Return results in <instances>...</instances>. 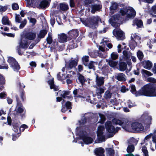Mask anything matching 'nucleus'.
Wrapping results in <instances>:
<instances>
[{
	"mask_svg": "<svg viewBox=\"0 0 156 156\" xmlns=\"http://www.w3.org/2000/svg\"><path fill=\"white\" fill-rule=\"evenodd\" d=\"M105 97L106 98H110L111 97V93L109 91H107L105 93Z\"/></svg>",
	"mask_w": 156,
	"mask_h": 156,
	"instance_id": "nucleus-45",
	"label": "nucleus"
},
{
	"mask_svg": "<svg viewBox=\"0 0 156 156\" xmlns=\"http://www.w3.org/2000/svg\"><path fill=\"white\" fill-rule=\"evenodd\" d=\"M12 8L13 10H16L18 9L19 6L17 3H14L12 5Z\"/></svg>",
	"mask_w": 156,
	"mask_h": 156,
	"instance_id": "nucleus-51",
	"label": "nucleus"
},
{
	"mask_svg": "<svg viewBox=\"0 0 156 156\" xmlns=\"http://www.w3.org/2000/svg\"><path fill=\"white\" fill-rule=\"evenodd\" d=\"M77 64V61H70L69 64V67L71 69L74 67H75Z\"/></svg>",
	"mask_w": 156,
	"mask_h": 156,
	"instance_id": "nucleus-29",
	"label": "nucleus"
},
{
	"mask_svg": "<svg viewBox=\"0 0 156 156\" xmlns=\"http://www.w3.org/2000/svg\"><path fill=\"white\" fill-rule=\"evenodd\" d=\"M120 13L121 14V16L119 14H115L112 16L109 20V22L112 24L116 22L122 18V16L126 13L127 16L129 18H132L134 17L136 14V12L132 8H128L126 12V10L124 9H121L120 11Z\"/></svg>",
	"mask_w": 156,
	"mask_h": 156,
	"instance_id": "nucleus-1",
	"label": "nucleus"
},
{
	"mask_svg": "<svg viewBox=\"0 0 156 156\" xmlns=\"http://www.w3.org/2000/svg\"><path fill=\"white\" fill-rule=\"evenodd\" d=\"M116 78L119 81H124L126 80L125 75L123 73H119L115 76Z\"/></svg>",
	"mask_w": 156,
	"mask_h": 156,
	"instance_id": "nucleus-19",
	"label": "nucleus"
},
{
	"mask_svg": "<svg viewBox=\"0 0 156 156\" xmlns=\"http://www.w3.org/2000/svg\"><path fill=\"white\" fill-rule=\"evenodd\" d=\"M97 86H96L97 88L96 90V93L97 94H101L103 93L104 92V90L102 88L99 87Z\"/></svg>",
	"mask_w": 156,
	"mask_h": 156,
	"instance_id": "nucleus-37",
	"label": "nucleus"
},
{
	"mask_svg": "<svg viewBox=\"0 0 156 156\" xmlns=\"http://www.w3.org/2000/svg\"><path fill=\"white\" fill-rule=\"evenodd\" d=\"M128 89L126 88L124 86H123L121 87V91L123 93H125L126 91H128Z\"/></svg>",
	"mask_w": 156,
	"mask_h": 156,
	"instance_id": "nucleus-55",
	"label": "nucleus"
},
{
	"mask_svg": "<svg viewBox=\"0 0 156 156\" xmlns=\"http://www.w3.org/2000/svg\"><path fill=\"white\" fill-rule=\"evenodd\" d=\"M81 20L86 26L92 28H95L98 27V22L100 21L101 20L99 17L96 16L94 17L91 19L86 20L85 21L82 20L81 19Z\"/></svg>",
	"mask_w": 156,
	"mask_h": 156,
	"instance_id": "nucleus-5",
	"label": "nucleus"
},
{
	"mask_svg": "<svg viewBox=\"0 0 156 156\" xmlns=\"http://www.w3.org/2000/svg\"><path fill=\"white\" fill-rule=\"evenodd\" d=\"M106 60L107 62H108L109 66L112 67H114L116 66L118 63V61H114L112 59H106Z\"/></svg>",
	"mask_w": 156,
	"mask_h": 156,
	"instance_id": "nucleus-21",
	"label": "nucleus"
},
{
	"mask_svg": "<svg viewBox=\"0 0 156 156\" xmlns=\"http://www.w3.org/2000/svg\"><path fill=\"white\" fill-rule=\"evenodd\" d=\"M132 67L131 63L129 62L128 63V66H127L126 63L124 62H121L119 64V69L121 71H124L126 70L130 71Z\"/></svg>",
	"mask_w": 156,
	"mask_h": 156,
	"instance_id": "nucleus-10",
	"label": "nucleus"
},
{
	"mask_svg": "<svg viewBox=\"0 0 156 156\" xmlns=\"http://www.w3.org/2000/svg\"><path fill=\"white\" fill-rule=\"evenodd\" d=\"M59 93L60 94L61 97H58L56 98V100L57 101H60L62 100V98H69L70 96H67L69 94V91H59Z\"/></svg>",
	"mask_w": 156,
	"mask_h": 156,
	"instance_id": "nucleus-13",
	"label": "nucleus"
},
{
	"mask_svg": "<svg viewBox=\"0 0 156 156\" xmlns=\"http://www.w3.org/2000/svg\"><path fill=\"white\" fill-rule=\"evenodd\" d=\"M147 81L148 82L155 83L156 82V80L153 77H150L147 79Z\"/></svg>",
	"mask_w": 156,
	"mask_h": 156,
	"instance_id": "nucleus-48",
	"label": "nucleus"
},
{
	"mask_svg": "<svg viewBox=\"0 0 156 156\" xmlns=\"http://www.w3.org/2000/svg\"><path fill=\"white\" fill-rule=\"evenodd\" d=\"M95 82L96 86L99 87L103 84L104 82V78L102 77L98 76L97 75Z\"/></svg>",
	"mask_w": 156,
	"mask_h": 156,
	"instance_id": "nucleus-15",
	"label": "nucleus"
},
{
	"mask_svg": "<svg viewBox=\"0 0 156 156\" xmlns=\"http://www.w3.org/2000/svg\"><path fill=\"white\" fill-rule=\"evenodd\" d=\"M99 115L101 119V123H103L105 120V117L104 115L101 114H99Z\"/></svg>",
	"mask_w": 156,
	"mask_h": 156,
	"instance_id": "nucleus-52",
	"label": "nucleus"
},
{
	"mask_svg": "<svg viewBox=\"0 0 156 156\" xmlns=\"http://www.w3.org/2000/svg\"><path fill=\"white\" fill-rule=\"evenodd\" d=\"M27 128V126L25 124H23L21 126L20 131H23L24 129H26Z\"/></svg>",
	"mask_w": 156,
	"mask_h": 156,
	"instance_id": "nucleus-54",
	"label": "nucleus"
},
{
	"mask_svg": "<svg viewBox=\"0 0 156 156\" xmlns=\"http://www.w3.org/2000/svg\"><path fill=\"white\" fill-rule=\"evenodd\" d=\"M67 36L65 34L62 33L58 35V40L59 42L62 43L67 41Z\"/></svg>",
	"mask_w": 156,
	"mask_h": 156,
	"instance_id": "nucleus-16",
	"label": "nucleus"
},
{
	"mask_svg": "<svg viewBox=\"0 0 156 156\" xmlns=\"http://www.w3.org/2000/svg\"><path fill=\"white\" fill-rule=\"evenodd\" d=\"M51 35H52L51 33H49L48 34V37L47 39V42L49 44H51L52 41Z\"/></svg>",
	"mask_w": 156,
	"mask_h": 156,
	"instance_id": "nucleus-38",
	"label": "nucleus"
},
{
	"mask_svg": "<svg viewBox=\"0 0 156 156\" xmlns=\"http://www.w3.org/2000/svg\"><path fill=\"white\" fill-rule=\"evenodd\" d=\"M8 62L10 65L11 67L14 71H18L20 69V67L18 62L13 58L8 57Z\"/></svg>",
	"mask_w": 156,
	"mask_h": 156,
	"instance_id": "nucleus-6",
	"label": "nucleus"
},
{
	"mask_svg": "<svg viewBox=\"0 0 156 156\" xmlns=\"http://www.w3.org/2000/svg\"><path fill=\"white\" fill-rule=\"evenodd\" d=\"M17 49L19 54L20 55H22V53L20 51V46L17 47Z\"/></svg>",
	"mask_w": 156,
	"mask_h": 156,
	"instance_id": "nucleus-62",
	"label": "nucleus"
},
{
	"mask_svg": "<svg viewBox=\"0 0 156 156\" xmlns=\"http://www.w3.org/2000/svg\"><path fill=\"white\" fill-rule=\"evenodd\" d=\"M99 55V53L97 51L92 52L90 54V55L93 58H96Z\"/></svg>",
	"mask_w": 156,
	"mask_h": 156,
	"instance_id": "nucleus-46",
	"label": "nucleus"
},
{
	"mask_svg": "<svg viewBox=\"0 0 156 156\" xmlns=\"http://www.w3.org/2000/svg\"><path fill=\"white\" fill-rule=\"evenodd\" d=\"M141 72L143 74H146L148 76H151L152 75V74L150 72L144 69H142Z\"/></svg>",
	"mask_w": 156,
	"mask_h": 156,
	"instance_id": "nucleus-42",
	"label": "nucleus"
},
{
	"mask_svg": "<svg viewBox=\"0 0 156 156\" xmlns=\"http://www.w3.org/2000/svg\"><path fill=\"white\" fill-rule=\"evenodd\" d=\"M136 33L132 34L131 37V41L129 43V46L130 48L133 50L135 48V45L136 44Z\"/></svg>",
	"mask_w": 156,
	"mask_h": 156,
	"instance_id": "nucleus-12",
	"label": "nucleus"
},
{
	"mask_svg": "<svg viewBox=\"0 0 156 156\" xmlns=\"http://www.w3.org/2000/svg\"><path fill=\"white\" fill-rule=\"evenodd\" d=\"M111 57L112 59H116L118 57V54L116 53L113 52L111 54Z\"/></svg>",
	"mask_w": 156,
	"mask_h": 156,
	"instance_id": "nucleus-44",
	"label": "nucleus"
},
{
	"mask_svg": "<svg viewBox=\"0 0 156 156\" xmlns=\"http://www.w3.org/2000/svg\"><path fill=\"white\" fill-rule=\"evenodd\" d=\"M2 23L4 25H10V23L8 17L6 16H4L2 19Z\"/></svg>",
	"mask_w": 156,
	"mask_h": 156,
	"instance_id": "nucleus-27",
	"label": "nucleus"
},
{
	"mask_svg": "<svg viewBox=\"0 0 156 156\" xmlns=\"http://www.w3.org/2000/svg\"><path fill=\"white\" fill-rule=\"evenodd\" d=\"M151 10L154 13H156V4L151 7Z\"/></svg>",
	"mask_w": 156,
	"mask_h": 156,
	"instance_id": "nucleus-58",
	"label": "nucleus"
},
{
	"mask_svg": "<svg viewBox=\"0 0 156 156\" xmlns=\"http://www.w3.org/2000/svg\"><path fill=\"white\" fill-rule=\"evenodd\" d=\"M48 83L50 85L51 89H53L55 91L58 90V87H56L54 84L53 78L48 81Z\"/></svg>",
	"mask_w": 156,
	"mask_h": 156,
	"instance_id": "nucleus-20",
	"label": "nucleus"
},
{
	"mask_svg": "<svg viewBox=\"0 0 156 156\" xmlns=\"http://www.w3.org/2000/svg\"><path fill=\"white\" fill-rule=\"evenodd\" d=\"M113 123L116 124H118L122 126L123 129L126 130L130 132H134L136 130V120H133L131 123V126L129 125L128 122H122L121 120L114 119L112 120Z\"/></svg>",
	"mask_w": 156,
	"mask_h": 156,
	"instance_id": "nucleus-2",
	"label": "nucleus"
},
{
	"mask_svg": "<svg viewBox=\"0 0 156 156\" xmlns=\"http://www.w3.org/2000/svg\"><path fill=\"white\" fill-rule=\"evenodd\" d=\"M152 72L154 73H156V64H154V66L152 69Z\"/></svg>",
	"mask_w": 156,
	"mask_h": 156,
	"instance_id": "nucleus-64",
	"label": "nucleus"
},
{
	"mask_svg": "<svg viewBox=\"0 0 156 156\" xmlns=\"http://www.w3.org/2000/svg\"><path fill=\"white\" fill-rule=\"evenodd\" d=\"M7 8L8 7L7 6H3L0 5V11L4 12L7 9Z\"/></svg>",
	"mask_w": 156,
	"mask_h": 156,
	"instance_id": "nucleus-50",
	"label": "nucleus"
},
{
	"mask_svg": "<svg viewBox=\"0 0 156 156\" xmlns=\"http://www.w3.org/2000/svg\"><path fill=\"white\" fill-rule=\"evenodd\" d=\"M36 37V34H35L33 33H29L27 34L26 36V37L27 39L30 40H34Z\"/></svg>",
	"mask_w": 156,
	"mask_h": 156,
	"instance_id": "nucleus-22",
	"label": "nucleus"
},
{
	"mask_svg": "<svg viewBox=\"0 0 156 156\" xmlns=\"http://www.w3.org/2000/svg\"><path fill=\"white\" fill-rule=\"evenodd\" d=\"M86 122V119H84L83 120L80 121H79V125H81L83 124Z\"/></svg>",
	"mask_w": 156,
	"mask_h": 156,
	"instance_id": "nucleus-63",
	"label": "nucleus"
},
{
	"mask_svg": "<svg viewBox=\"0 0 156 156\" xmlns=\"http://www.w3.org/2000/svg\"><path fill=\"white\" fill-rule=\"evenodd\" d=\"M78 77L79 82L81 83L82 86H83L85 81L84 77L80 74L79 73L78 75Z\"/></svg>",
	"mask_w": 156,
	"mask_h": 156,
	"instance_id": "nucleus-24",
	"label": "nucleus"
},
{
	"mask_svg": "<svg viewBox=\"0 0 156 156\" xmlns=\"http://www.w3.org/2000/svg\"><path fill=\"white\" fill-rule=\"evenodd\" d=\"M103 43L105 45L107 44L109 41L108 40L107 38H104L103 39Z\"/></svg>",
	"mask_w": 156,
	"mask_h": 156,
	"instance_id": "nucleus-61",
	"label": "nucleus"
},
{
	"mask_svg": "<svg viewBox=\"0 0 156 156\" xmlns=\"http://www.w3.org/2000/svg\"><path fill=\"white\" fill-rule=\"evenodd\" d=\"M70 5L71 7H74L75 6L73 0H70Z\"/></svg>",
	"mask_w": 156,
	"mask_h": 156,
	"instance_id": "nucleus-60",
	"label": "nucleus"
},
{
	"mask_svg": "<svg viewBox=\"0 0 156 156\" xmlns=\"http://www.w3.org/2000/svg\"><path fill=\"white\" fill-rule=\"evenodd\" d=\"M105 151L102 147H99L96 149L95 153L97 156H104Z\"/></svg>",
	"mask_w": 156,
	"mask_h": 156,
	"instance_id": "nucleus-18",
	"label": "nucleus"
},
{
	"mask_svg": "<svg viewBox=\"0 0 156 156\" xmlns=\"http://www.w3.org/2000/svg\"><path fill=\"white\" fill-rule=\"evenodd\" d=\"M6 96V94L4 92H2L0 93V98L3 99Z\"/></svg>",
	"mask_w": 156,
	"mask_h": 156,
	"instance_id": "nucleus-56",
	"label": "nucleus"
},
{
	"mask_svg": "<svg viewBox=\"0 0 156 156\" xmlns=\"http://www.w3.org/2000/svg\"><path fill=\"white\" fill-rule=\"evenodd\" d=\"M134 150V147L133 145H129L127 149V151L128 153H131Z\"/></svg>",
	"mask_w": 156,
	"mask_h": 156,
	"instance_id": "nucleus-32",
	"label": "nucleus"
},
{
	"mask_svg": "<svg viewBox=\"0 0 156 156\" xmlns=\"http://www.w3.org/2000/svg\"><path fill=\"white\" fill-rule=\"evenodd\" d=\"M105 126L107 131L112 134V135L111 136V137L119 130V128L117 127L115 128L112 125V122L110 121L107 122L105 123Z\"/></svg>",
	"mask_w": 156,
	"mask_h": 156,
	"instance_id": "nucleus-7",
	"label": "nucleus"
},
{
	"mask_svg": "<svg viewBox=\"0 0 156 156\" xmlns=\"http://www.w3.org/2000/svg\"><path fill=\"white\" fill-rule=\"evenodd\" d=\"M144 129V127L140 123H137V132L143 131Z\"/></svg>",
	"mask_w": 156,
	"mask_h": 156,
	"instance_id": "nucleus-35",
	"label": "nucleus"
},
{
	"mask_svg": "<svg viewBox=\"0 0 156 156\" xmlns=\"http://www.w3.org/2000/svg\"><path fill=\"white\" fill-rule=\"evenodd\" d=\"M104 128L101 126L98 127L97 132V136L101 142L105 141L104 137L102 136Z\"/></svg>",
	"mask_w": 156,
	"mask_h": 156,
	"instance_id": "nucleus-9",
	"label": "nucleus"
},
{
	"mask_svg": "<svg viewBox=\"0 0 156 156\" xmlns=\"http://www.w3.org/2000/svg\"><path fill=\"white\" fill-rule=\"evenodd\" d=\"M29 20L30 22L32 23L33 25L36 22V20L34 18H31L29 19Z\"/></svg>",
	"mask_w": 156,
	"mask_h": 156,
	"instance_id": "nucleus-59",
	"label": "nucleus"
},
{
	"mask_svg": "<svg viewBox=\"0 0 156 156\" xmlns=\"http://www.w3.org/2000/svg\"><path fill=\"white\" fill-rule=\"evenodd\" d=\"M76 130V134L80 136V139L83 140L85 144H89L92 143L93 139L87 136V132L83 128L77 127Z\"/></svg>",
	"mask_w": 156,
	"mask_h": 156,
	"instance_id": "nucleus-4",
	"label": "nucleus"
},
{
	"mask_svg": "<svg viewBox=\"0 0 156 156\" xmlns=\"http://www.w3.org/2000/svg\"><path fill=\"white\" fill-rule=\"evenodd\" d=\"M19 125L18 123H16L13 125V130L16 133H18L19 129Z\"/></svg>",
	"mask_w": 156,
	"mask_h": 156,
	"instance_id": "nucleus-41",
	"label": "nucleus"
},
{
	"mask_svg": "<svg viewBox=\"0 0 156 156\" xmlns=\"http://www.w3.org/2000/svg\"><path fill=\"white\" fill-rule=\"evenodd\" d=\"M91 12L93 13H95L97 11H99L101 8L102 6L100 5L94 4L91 5Z\"/></svg>",
	"mask_w": 156,
	"mask_h": 156,
	"instance_id": "nucleus-17",
	"label": "nucleus"
},
{
	"mask_svg": "<svg viewBox=\"0 0 156 156\" xmlns=\"http://www.w3.org/2000/svg\"><path fill=\"white\" fill-rule=\"evenodd\" d=\"M27 21L26 20L23 21L20 24L19 27L20 29L23 28L27 23Z\"/></svg>",
	"mask_w": 156,
	"mask_h": 156,
	"instance_id": "nucleus-49",
	"label": "nucleus"
},
{
	"mask_svg": "<svg viewBox=\"0 0 156 156\" xmlns=\"http://www.w3.org/2000/svg\"><path fill=\"white\" fill-rule=\"evenodd\" d=\"M64 100L62 102V105L61 111L63 113L65 112L68 109H71L72 108V104L69 101H67L65 104L63 103Z\"/></svg>",
	"mask_w": 156,
	"mask_h": 156,
	"instance_id": "nucleus-11",
	"label": "nucleus"
},
{
	"mask_svg": "<svg viewBox=\"0 0 156 156\" xmlns=\"http://www.w3.org/2000/svg\"><path fill=\"white\" fill-rule=\"evenodd\" d=\"M152 65V62L149 61H146L143 63L144 68L148 69H150L151 68Z\"/></svg>",
	"mask_w": 156,
	"mask_h": 156,
	"instance_id": "nucleus-23",
	"label": "nucleus"
},
{
	"mask_svg": "<svg viewBox=\"0 0 156 156\" xmlns=\"http://www.w3.org/2000/svg\"><path fill=\"white\" fill-rule=\"evenodd\" d=\"M142 151L143 152L144 156H148V152L147 150V148L146 147L144 146L142 147Z\"/></svg>",
	"mask_w": 156,
	"mask_h": 156,
	"instance_id": "nucleus-43",
	"label": "nucleus"
},
{
	"mask_svg": "<svg viewBox=\"0 0 156 156\" xmlns=\"http://www.w3.org/2000/svg\"><path fill=\"white\" fill-rule=\"evenodd\" d=\"M20 48H27L28 47V43L27 39L24 37L22 38L20 42L19 43Z\"/></svg>",
	"mask_w": 156,
	"mask_h": 156,
	"instance_id": "nucleus-14",
	"label": "nucleus"
},
{
	"mask_svg": "<svg viewBox=\"0 0 156 156\" xmlns=\"http://www.w3.org/2000/svg\"><path fill=\"white\" fill-rule=\"evenodd\" d=\"M107 151L108 153L110 155H112L114 153V150L111 148L108 149Z\"/></svg>",
	"mask_w": 156,
	"mask_h": 156,
	"instance_id": "nucleus-57",
	"label": "nucleus"
},
{
	"mask_svg": "<svg viewBox=\"0 0 156 156\" xmlns=\"http://www.w3.org/2000/svg\"><path fill=\"white\" fill-rule=\"evenodd\" d=\"M22 106L21 103L17 102V106L16 108V110L17 112L20 113H21L23 112V109L21 107Z\"/></svg>",
	"mask_w": 156,
	"mask_h": 156,
	"instance_id": "nucleus-28",
	"label": "nucleus"
},
{
	"mask_svg": "<svg viewBox=\"0 0 156 156\" xmlns=\"http://www.w3.org/2000/svg\"><path fill=\"white\" fill-rule=\"evenodd\" d=\"M131 91V92L134 94H135L136 88L135 85H132L130 86Z\"/></svg>",
	"mask_w": 156,
	"mask_h": 156,
	"instance_id": "nucleus-47",
	"label": "nucleus"
},
{
	"mask_svg": "<svg viewBox=\"0 0 156 156\" xmlns=\"http://www.w3.org/2000/svg\"><path fill=\"white\" fill-rule=\"evenodd\" d=\"M21 20V18L20 16L19 15H16L15 17L16 21V22L20 23Z\"/></svg>",
	"mask_w": 156,
	"mask_h": 156,
	"instance_id": "nucleus-53",
	"label": "nucleus"
},
{
	"mask_svg": "<svg viewBox=\"0 0 156 156\" xmlns=\"http://www.w3.org/2000/svg\"><path fill=\"white\" fill-rule=\"evenodd\" d=\"M137 56L140 60L141 61L144 57L143 53L140 51L137 52Z\"/></svg>",
	"mask_w": 156,
	"mask_h": 156,
	"instance_id": "nucleus-39",
	"label": "nucleus"
},
{
	"mask_svg": "<svg viewBox=\"0 0 156 156\" xmlns=\"http://www.w3.org/2000/svg\"><path fill=\"white\" fill-rule=\"evenodd\" d=\"M69 35L73 38H75L78 35V31L76 30L70 31L69 32Z\"/></svg>",
	"mask_w": 156,
	"mask_h": 156,
	"instance_id": "nucleus-25",
	"label": "nucleus"
},
{
	"mask_svg": "<svg viewBox=\"0 0 156 156\" xmlns=\"http://www.w3.org/2000/svg\"><path fill=\"white\" fill-rule=\"evenodd\" d=\"M59 6L60 9L62 10H66L68 9V5L64 3L60 4Z\"/></svg>",
	"mask_w": 156,
	"mask_h": 156,
	"instance_id": "nucleus-30",
	"label": "nucleus"
},
{
	"mask_svg": "<svg viewBox=\"0 0 156 156\" xmlns=\"http://www.w3.org/2000/svg\"><path fill=\"white\" fill-rule=\"evenodd\" d=\"M97 65V63L94 62L90 61L88 65V68L94 69L95 66Z\"/></svg>",
	"mask_w": 156,
	"mask_h": 156,
	"instance_id": "nucleus-34",
	"label": "nucleus"
},
{
	"mask_svg": "<svg viewBox=\"0 0 156 156\" xmlns=\"http://www.w3.org/2000/svg\"><path fill=\"white\" fill-rule=\"evenodd\" d=\"M82 59L83 64L85 65L86 66L87 64V63L89 61V57L88 56H84L82 58Z\"/></svg>",
	"mask_w": 156,
	"mask_h": 156,
	"instance_id": "nucleus-33",
	"label": "nucleus"
},
{
	"mask_svg": "<svg viewBox=\"0 0 156 156\" xmlns=\"http://www.w3.org/2000/svg\"><path fill=\"white\" fill-rule=\"evenodd\" d=\"M118 7V5L117 3L114 2H112V5L110 7V10L111 12H114V11Z\"/></svg>",
	"mask_w": 156,
	"mask_h": 156,
	"instance_id": "nucleus-26",
	"label": "nucleus"
},
{
	"mask_svg": "<svg viewBox=\"0 0 156 156\" xmlns=\"http://www.w3.org/2000/svg\"><path fill=\"white\" fill-rule=\"evenodd\" d=\"M144 27L142 21L141 20H137V27L143 28Z\"/></svg>",
	"mask_w": 156,
	"mask_h": 156,
	"instance_id": "nucleus-36",
	"label": "nucleus"
},
{
	"mask_svg": "<svg viewBox=\"0 0 156 156\" xmlns=\"http://www.w3.org/2000/svg\"><path fill=\"white\" fill-rule=\"evenodd\" d=\"M114 35L119 40H122L124 39V36L123 32L120 29H117L113 31Z\"/></svg>",
	"mask_w": 156,
	"mask_h": 156,
	"instance_id": "nucleus-8",
	"label": "nucleus"
},
{
	"mask_svg": "<svg viewBox=\"0 0 156 156\" xmlns=\"http://www.w3.org/2000/svg\"><path fill=\"white\" fill-rule=\"evenodd\" d=\"M141 95L156 96V86L154 87L153 85L151 83L145 85L137 93V96Z\"/></svg>",
	"mask_w": 156,
	"mask_h": 156,
	"instance_id": "nucleus-3",
	"label": "nucleus"
},
{
	"mask_svg": "<svg viewBox=\"0 0 156 156\" xmlns=\"http://www.w3.org/2000/svg\"><path fill=\"white\" fill-rule=\"evenodd\" d=\"M47 31L45 30L41 31L38 35V37L40 38L44 37L45 35L47 34Z\"/></svg>",
	"mask_w": 156,
	"mask_h": 156,
	"instance_id": "nucleus-31",
	"label": "nucleus"
},
{
	"mask_svg": "<svg viewBox=\"0 0 156 156\" xmlns=\"http://www.w3.org/2000/svg\"><path fill=\"white\" fill-rule=\"evenodd\" d=\"M48 5V2L45 0L41 2L40 4V6L42 8H45L47 7Z\"/></svg>",
	"mask_w": 156,
	"mask_h": 156,
	"instance_id": "nucleus-40",
	"label": "nucleus"
}]
</instances>
